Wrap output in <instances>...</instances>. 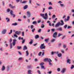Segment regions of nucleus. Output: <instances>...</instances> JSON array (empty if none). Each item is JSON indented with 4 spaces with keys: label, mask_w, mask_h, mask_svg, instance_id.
I'll return each instance as SVG.
<instances>
[{
    "label": "nucleus",
    "mask_w": 74,
    "mask_h": 74,
    "mask_svg": "<svg viewBox=\"0 0 74 74\" xmlns=\"http://www.w3.org/2000/svg\"><path fill=\"white\" fill-rule=\"evenodd\" d=\"M40 15L45 20H47L48 19V14L47 13L45 14H41Z\"/></svg>",
    "instance_id": "nucleus-1"
},
{
    "label": "nucleus",
    "mask_w": 74,
    "mask_h": 74,
    "mask_svg": "<svg viewBox=\"0 0 74 74\" xmlns=\"http://www.w3.org/2000/svg\"><path fill=\"white\" fill-rule=\"evenodd\" d=\"M44 61H47L49 62V65H52V64L51 63L52 60L50 58H46L44 59Z\"/></svg>",
    "instance_id": "nucleus-2"
},
{
    "label": "nucleus",
    "mask_w": 74,
    "mask_h": 74,
    "mask_svg": "<svg viewBox=\"0 0 74 74\" xmlns=\"http://www.w3.org/2000/svg\"><path fill=\"white\" fill-rule=\"evenodd\" d=\"M28 18H30L31 16V13L30 11H27L26 12Z\"/></svg>",
    "instance_id": "nucleus-3"
},
{
    "label": "nucleus",
    "mask_w": 74,
    "mask_h": 74,
    "mask_svg": "<svg viewBox=\"0 0 74 74\" xmlns=\"http://www.w3.org/2000/svg\"><path fill=\"white\" fill-rule=\"evenodd\" d=\"M58 34V33L57 32H55L53 33V37L54 38H56L57 37V35Z\"/></svg>",
    "instance_id": "nucleus-4"
},
{
    "label": "nucleus",
    "mask_w": 74,
    "mask_h": 74,
    "mask_svg": "<svg viewBox=\"0 0 74 74\" xmlns=\"http://www.w3.org/2000/svg\"><path fill=\"white\" fill-rule=\"evenodd\" d=\"M40 48L41 49L45 48V47L44 46V43L41 45L40 46Z\"/></svg>",
    "instance_id": "nucleus-5"
},
{
    "label": "nucleus",
    "mask_w": 74,
    "mask_h": 74,
    "mask_svg": "<svg viewBox=\"0 0 74 74\" xmlns=\"http://www.w3.org/2000/svg\"><path fill=\"white\" fill-rule=\"evenodd\" d=\"M10 14L11 15L13 16V18H14L15 16V14H13V11L12 10H11Z\"/></svg>",
    "instance_id": "nucleus-6"
},
{
    "label": "nucleus",
    "mask_w": 74,
    "mask_h": 74,
    "mask_svg": "<svg viewBox=\"0 0 74 74\" xmlns=\"http://www.w3.org/2000/svg\"><path fill=\"white\" fill-rule=\"evenodd\" d=\"M17 40L16 39H14L13 40V42H12V45L13 46H15V43H16V41Z\"/></svg>",
    "instance_id": "nucleus-7"
},
{
    "label": "nucleus",
    "mask_w": 74,
    "mask_h": 74,
    "mask_svg": "<svg viewBox=\"0 0 74 74\" xmlns=\"http://www.w3.org/2000/svg\"><path fill=\"white\" fill-rule=\"evenodd\" d=\"M69 19H70V16H68V17H67V19H66V18H65L64 19V21L65 22H66L67 21H69Z\"/></svg>",
    "instance_id": "nucleus-8"
},
{
    "label": "nucleus",
    "mask_w": 74,
    "mask_h": 74,
    "mask_svg": "<svg viewBox=\"0 0 74 74\" xmlns=\"http://www.w3.org/2000/svg\"><path fill=\"white\" fill-rule=\"evenodd\" d=\"M60 25V22H59L55 25V27H59Z\"/></svg>",
    "instance_id": "nucleus-9"
},
{
    "label": "nucleus",
    "mask_w": 74,
    "mask_h": 74,
    "mask_svg": "<svg viewBox=\"0 0 74 74\" xmlns=\"http://www.w3.org/2000/svg\"><path fill=\"white\" fill-rule=\"evenodd\" d=\"M6 32H7V29H5L3 30V31H2L1 33L2 34H5Z\"/></svg>",
    "instance_id": "nucleus-10"
},
{
    "label": "nucleus",
    "mask_w": 74,
    "mask_h": 74,
    "mask_svg": "<svg viewBox=\"0 0 74 74\" xmlns=\"http://www.w3.org/2000/svg\"><path fill=\"white\" fill-rule=\"evenodd\" d=\"M21 31H16L15 33V34H17V35H19V34H21Z\"/></svg>",
    "instance_id": "nucleus-11"
},
{
    "label": "nucleus",
    "mask_w": 74,
    "mask_h": 74,
    "mask_svg": "<svg viewBox=\"0 0 74 74\" xmlns=\"http://www.w3.org/2000/svg\"><path fill=\"white\" fill-rule=\"evenodd\" d=\"M9 6L11 8H15V6H12V5H11V4H10L9 5Z\"/></svg>",
    "instance_id": "nucleus-12"
},
{
    "label": "nucleus",
    "mask_w": 74,
    "mask_h": 74,
    "mask_svg": "<svg viewBox=\"0 0 74 74\" xmlns=\"http://www.w3.org/2000/svg\"><path fill=\"white\" fill-rule=\"evenodd\" d=\"M66 69H63L62 71H61V73H65V71H66Z\"/></svg>",
    "instance_id": "nucleus-13"
},
{
    "label": "nucleus",
    "mask_w": 74,
    "mask_h": 74,
    "mask_svg": "<svg viewBox=\"0 0 74 74\" xmlns=\"http://www.w3.org/2000/svg\"><path fill=\"white\" fill-rule=\"evenodd\" d=\"M57 30H58L59 31H63V29L62 27H60L59 28L57 29Z\"/></svg>",
    "instance_id": "nucleus-14"
},
{
    "label": "nucleus",
    "mask_w": 74,
    "mask_h": 74,
    "mask_svg": "<svg viewBox=\"0 0 74 74\" xmlns=\"http://www.w3.org/2000/svg\"><path fill=\"white\" fill-rule=\"evenodd\" d=\"M26 49H27V48L26 46L25 45L24 46L23 48V51H25V50H26Z\"/></svg>",
    "instance_id": "nucleus-15"
},
{
    "label": "nucleus",
    "mask_w": 74,
    "mask_h": 74,
    "mask_svg": "<svg viewBox=\"0 0 74 74\" xmlns=\"http://www.w3.org/2000/svg\"><path fill=\"white\" fill-rule=\"evenodd\" d=\"M47 23H49V24L50 26H51V21H49V20L47 21Z\"/></svg>",
    "instance_id": "nucleus-16"
},
{
    "label": "nucleus",
    "mask_w": 74,
    "mask_h": 74,
    "mask_svg": "<svg viewBox=\"0 0 74 74\" xmlns=\"http://www.w3.org/2000/svg\"><path fill=\"white\" fill-rule=\"evenodd\" d=\"M28 7V5H26L23 7L24 10H26L27 8Z\"/></svg>",
    "instance_id": "nucleus-17"
},
{
    "label": "nucleus",
    "mask_w": 74,
    "mask_h": 74,
    "mask_svg": "<svg viewBox=\"0 0 74 74\" xmlns=\"http://www.w3.org/2000/svg\"><path fill=\"white\" fill-rule=\"evenodd\" d=\"M5 68L4 67V65H3L1 69V70L2 71H4V70H5Z\"/></svg>",
    "instance_id": "nucleus-18"
},
{
    "label": "nucleus",
    "mask_w": 74,
    "mask_h": 74,
    "mask_svg": "<svg viewBox=\"0 0 74 74\" xmlns=\"http://www.w3.org/2000/svg\"><path fill=\"white\" fill-rule=\"evenodd\" d=\"M66 62L67 63H69V64H71V62H70V60L69 59L67 60Z\"/></svg>",
    "instance_id": "nucleus-19"
},
{
    "label": "nucleus",
    "mask_w": 74,
    "mask_h": 74,
    "mask_svg": "<svg viewBox=\"0 0 74 74\" xmlns=\"http://www.w3.org/2000/svg\"><path fill=\"white\" fill-rule=\"evenodd\" d=\"M6 12H10V9L9 8L7 9L6 10Z\"/></svg>",
    "instance_id": "nucleus-20"
},
{
    "label": "nucleus",
    "mask_w": 74,
    "mask_h": 74,
    "mask_svg": "<svg viewBox=\"0 0 74 74\" xmlns=\"http://www.w3.org/2000/svg\"><path fill=\"white\" fill-rule=\"evenodd\" d=\"M41 69H43L44 70H45V68L44 66L43 65L41 66Z\"/></svg>",
    "instance_id": "nucleus-21"
},
{
    "label": "nucleus",
    "mask_w": 74,
    "mask_h": 74,
    "mask_svg": "<svg viewBox=\"0 0 74 74\" xmlns=\"http://www.w3.org/2000/svg\"><path fill=\"white\" fill-rule=\"evenodd\" d=\"M62 55L61 53H59L58 55V57L59 58H60V57L62 56Z\"/></svg>",
    "instance_id": "nucleus-22"
},
{
    "label": "nucleus",
    "mask_w": 74,
    "mask_h": 74,
    "mask_svg": "<svg viewBox=\"0 0 74 74\" xmlns=\"http://www.w3.org/2000/svg\"><path fill=\"white\" fill-rule=\"evenodd\" d=\"M39 37V35H37L35 36V38L36 39H37V38H38Z\"/></svg>",
    "instance_id": "nucleus-23"
},
{
    "label": "nucleus",
    "mask_w": 74,
    "mask_h": 74,
    "mask_svg": "<svg viewBox=\"0 0 74 74\" xmlns=\"http://www.w3.org/2000/svg\"><path fill=\"white\" fill-rule=\"evenodd\" d=\"M6 20H8L7 21V22H9L10 21V19L8 18V17H7L6 18Z\"/></svg>",
    "instance_id": "nucleus-24"
},
{
    "label": "nucleus",
    "mask_w": 74,
    "mask_h": 74,
    "mask_svg": "<svg viewBox=\"0 0 74 74\" xmlns=\"http://www.w3.org/2000/svg\"><path fill=\"white\" fill-rule=\"evenodd\" d=\"M48 41H49V38H48L47 39H45V41L46 42H47Z\"/></svg>",
    "instance_id": "nucleus-25"
},
{
    "label": "nucleus",
    "mask_w": 74,
    "mask_h": 74,
    "mask_svg": "<svg viewBox=\"0 0 74 74\" xmlns=\"http://www.w3.org/2000/svg\"><path fill=\"white\" fill-rule=\"evenodd\" d=\"M61 22H62V23L60 24V25H64V22H63V20H61Z\"/></svg>",
    "instance_id": "nucleus-26"
},
{
    "label": "nucleus",
    "mask_w": 74,
    "mask_h": 74,
    "mask_svg": "<svg viewBox=\"0 0 74 74\" xmlns=\"http://www.w3.org/2000/svg\"><path fill=\"white\" fill-rule=\"evenodd\" d=\"M4 44H5V45H6V47H8V45L7 43V42L5 41L4 42Z\"/></svg>",
    "instance_id": "nucleus-27"
},
{
    "label": "nucleus",
    "mask_w": 74,
    "mask_h": 74,
    "mask_svg": "<svg viewBox=\"0 0 74 74\" xmlns=\"http://www.w3.org/2000/svg\"><path fill=\"white\" fill-rule=\"evenodd\" d=\"M52 9H53V8L51 6H49L48 8V10H52Z\"/></svg>",
    "instance_id": "nucleus-28"
},
{
    "label": "nucleus",
    "mask_w": 74,
    "mask_h": 74,
    "mask_svg": "<svg viewBox=\"0 0 74 74\" xmlns=\"http://www.w3.org/2000/svg\"><path fill=\"white\" fill-rule=\"evenodd\" d=\"M12 25H13V26H16V25H17V23H12Z\"/></svg>",
    "instance_id": "nucleus-29"
},
{
    "label": "nucleus",
    "mask_w": 74,
    "mask_h": 74,
    "mask_svg": "<svg viewBox=\"0 0 74 74\" xmlns=\"http://www.w3.org/2000/svg\"><path fill=\"white\" fill-rule=\"evenodd\" d=\"M26 52L27 54L26 56H27L29 55V52H28V51H26Z\"/></svg>",
    "instance_id": "nucleus-30"
},
{
    "label": "nucleus",
    "mask_w": 74,
    "mask_h": 74,
    "mask_svg": "<svg viewBox=\"0 0 74 74\" xmlns=\"http://www.w3.org/2000/svg\"><path fill=\"white\" fill-rule=\"evenodd\" d=\"M41 53H42V52H39L38 54V56H41Z\"/></svg>",
    "instance_id": "nucleus-31"
},
{
    "label": "nucleus",
    "mask_w": 74,
    "mask_h": 74,
    "mask_svg": "<svg viewBox=\"0 0 74 74\" xmlns=\"http://www.w3.org/2000/svg\"><path fill=\"white\" fill-rule=\"evenodd\" d=\"M74 68V66L73 65H72L71 66V69H73Z\"/></svg>",
    "instance_id": "nucleus-32"
},
{
    "label": "nucleus",
    "mask_w": 74,
    "mask_h": 74,
    "mask_svg": "<svg viewBox=\"0 0 74 74\" xmlns=\"http://www.w3.org/2000/svg\"><path fill=\"white\" fill-rule=\"evenodd\" d=\"M21 46H18L17 47V48L18 49H21Z\"/></svg>",
    "instance_id": "nucleus-33"
},
{
    "label": "nucleus",
    "mask_w": 74,
    "mask_h": 74,
    "mask_svg": "<svg viewBox=\"0 0 74 74\" xmlns=\"http://www.w3.org/2000/svg\"><path fill=\"white\" fill-rule=\"evenodd\" d=\"M26 2H27V1H24L23 2H22L21 4H25Z\"/></svg>",
    "instance_id": "nucleus-34"
},
{
    "label": "nucleus",
    "mask_w": 74,
    "mask_h": 74,
    "mask_svg": "<svg viewBox=\"0 0 74 74\" xmlns=\"http://www.w3.org/2000/svg\"><path fill=\"white\" fill-rule=\"evenodd\" d=\"M10 49H12V43H10Z\"/></svg>",
    "instance_id": "nucleus-35"
},
{
    "label": "nucleus",
    "mask_w": 74,
    "mask_h": 74,
    "mask_svg": "<svg viewBox=\"0 0 74 74\" xmlns=\"http://www.w3.org/2000/svg\"><path fill=\"white\" fill-rule=\"evenodd\" d=\"M55 41V39H52L51 40V42H53L54 41Z\"/></svg>",
    "instance_id": "nucleus-36"
},
{
    "label": "nucleus",
    "mask_w": 74,
    "mask_h": 74,
    "mask_svg": "<svg viewBox=\"0 0 74 74\" xmlns=\"http://www.w3.org/2000/svg\"><path fill=\"white\" fill-rule=\"evenodd\" d=\"M55 17H56V16H55V14H53L52 16V18L53 19H54V18H55Z\"/></svg>",
    "instance_id": "nucleus-37"
},
{
    "label": "nucleus",
    "mask_w": 74,
    "mask_h": 74,
    "mask_svg": "<svg viewBox=\"0 0 74 74\" xmlns=\"http://www.w3.org/2000/svg\"><path fill=\"white\" fill-rule=\"evenodd\" d=\"M42 26H41V28H44V27H45V25H44L43 24H42L41 25Z\"/></svg>",
    "instance_id": "nucleus-38"
},
{
    "label": "nucleus",
    "mask_w": 74,
    "mask_h": 74,
    "mask_svg": "<svg viewBox=\"0 0 74 74\" xmlns=\"http://www.w3.org/2000/svg\"><path fill=\"white\" fill-rule=\"evenodd\" d=\"M40 64L41 66H43V64H44V62H42L40 63Z\"/></svg>",
    "instance_id": "nucleus-39"
},
{
    "label": "nucleus",
    "mask_w": 74,
    "mask_h": 74,
    "mask_svg": "<svg viewBox=\"0 0 74 74\" xmlns=\"http://www.w3.org/2000/svg\"><path fill=\"white\" fill-rule=\"evenodd\" d=\"M12 33V30H10V32L9 33V34H11Z\"/></svg>",
    "instance_id": "nucleus-40"
},
{
    "label": "nucleus",
    "mask_w": 74,
    "mask_h": 74,
    "mask_svg": "<svg viewBox=\"0 0 74 74\" xmlns=\"http://www.w3.org/2000/svg\"><path fill=\"white\" fill-rule=\"evenodd\" d=\"M18 60H22V57H20L18 59Z\"/></svg>",
    "instance_id": "nucleus-41"
},
{
    "label": "nucleus",
    "mask_w": 74,
    "mask_h": 74,
    "mask_svg": "<svg viewBox=\"0 0 74 74\" xmlns=\"http://www.w3.org/2000/svg\"><path fill=\"white\" fill-rule=\"evenodd\" d=\"M33 24H37V22L36 21H34L32 23Z\"/></svg>",
    "instance_id": "nucleus-42"
},
{
    "label": "nucleus",
    "mask_w": 74,
    "mask_h": 74,
    "mask_svg": "<svg viewBox=\"0 0 74 74\" xmlns=\"http://www.w3.org/2000/svg\"><path fill=\"white\" fill-rule=\"evenodd\" d=\"M33 43V40H31V41L29 42V44H32Z\"/></svg>",
    "instance_id": "nucleus-43"
},
{
    "label": "nucleus",
    "mask_w": 74,
    "mask_h": 74,
    "mask_svg": "<svg viewBox=\"0 0 74 74\" xmlns=\"http://www.w3.org/2000/svg\"><path fill=\"white\" fill-rule=\"evenodd\" d=\"M35 28H33V29L32 30V33H34V31H35Z\"/></svg>",
    "instance_id": "nucleus-44"
},
{
    "label": "nucleus",
    "mask_w": 74,
    "mask_h": 74,
    "mask_svg": "<svg viewBox=\"0 0 74 74\" xmlns=\"http://www.w3.org/2000/svg\"><path fill=\"white\" fill-rule=\"evenodd\" d=\"M63 47L64 48H66V45L65 44L63 45Z\"/></svg>",
    "instance_id": "nucleus-45"
},
{
    "label": "nucleus",
    "mask_w": 74,
    "mask_h": 74,
    "mask_svg": "<svg viewBox=\"0 0 74 74\" xmlns=\"http://www.w3.org/2000/svg\"><path fill=\"white\" fill-rule=\"evenodd\" d=\"M66 36H62V40H63V39H64V38H66Z\"/></svg>",
    "instance_id": "nucleus-46"
},
{
    "label": "nucleus",
    "mask_w": 74,
    "mask_h": 74,
    "mask_svg": "<svg viewBox=\"0 0 74 74\" xmlns=\"http://www.w3.org/2000/svg\"><path fill=\"white\" fill-rule=\"evenodd\" d=\"M34 26L33 25H32L31 26V29H33V27H34Z\"/></svg>",
    "instance_id": "nucleus-47"
},
{
    "label": "nucleus",
    "mask_w": 74,
    "mask_h": 74,
    "mask_svg": "<svg viewBox=\"0 0 74 74\" xmlns=\"http://www.w3.org/2000/svg\"><path fill=\"white\" fill-rule=\"evenodd\" d=\"M31 72H32V71L31 70H29L28 71V74H29V73H31Z\"/></svg>",
    "instance_id": "nucleus-48"
},
{
    "label": "nucleus",
    "mask_w": 74,
    "mask_h": 74,
    "mask_svg": "<svg viewBox=\"0 0 74 74\" xmlns=\"http://www.w3.org/2000/svg\"><path fill=\"white\" fill-rule=\"evenodd\" d=\"M10 66H7V71H9V70H10Z\"/></svg>",
    "instance_id": "nucleus-49"
},
{
    "label": "nucleus",
    "mask_w": 74,
    "mask_h": 74,
    "mask_svg": "<svg viewBox=\"0 0 74 74\" xmlns=\"http://www.w3.org/2000/svg\"><path fill=\"white\" fill-rule=\"evenodd\" d=\"M67 27V25H66L64 26V29H66V27Z\"/></svg>",
    "instance_id": "nucleus-50"
},
{
    "label": "nucleus",
    "mask_w": 74,
    "mask_h": 74,
    "mask_svg": "<svg viewBox=\"0 0 74 74\" xmlns=\"http://www.w3.org/2000/svg\"><path fill=\"white\" fill-rule=\"evenodd\" d=\"M31 67H32V66L31 65H30L27 66V68H28V69H30V68H31Z\"/></svg>",
    "instance_id": "nucleus-51"
},
{
    "label": "nucleus",
    "mask_w": 74,
    "mask_h": 74,
    "mask_svg": "<svg viewBox=\"0 0 74 74\" xmlns=\"http://www.w3.org/2000/svg\"><path fill=\"white\" fill-rule=\"evenodd\" d=\"M13 36L14 37H16L17 38V37H18V36H17V35L15 34H14L13 35Z\"/></svg>",
    "instance_id": "nucleus-52"
},
{
    "label": "nucleus",
    "mask_w": 74,
    "mask_h": 74,
    "mask_svg": "<svg viewBox=\"0 0 74 74\" xmlns=\"http://www.w3.org/2000/svg\"><path fill=\"white\" fill-rule=\"evenodd\" d=\"M41 29H40L38 31V33H40L41 32Z\"/></svg>",
    "instance_id": "nucleus-53"
},
{
    "label": "nucleus",
    "mask_w": 74,
    "mask_h": 74,
    "mask_svg": "<svg viewBox=\"0 0 74 74\" xmlns=\"http://www.w3.org/2000/svg\"><path fill=\"white\" fill-rule=\"evenodd\" d=\"M60 36H62V34H59L58 35V37H60Z\"/></svg>",
    "instance_id": "nucleus-54"
},
{
    "label": "nucleus",
    "mask_w": 74,
    "mask_h": 74,
    "mask_svg": "<svg viewBox=\"0 0 74 74\" xmlns=\"http://www.w3.org/2000/svg\"><path fill=\"white\" fill-rule=\"evenodd\" d=\"M24 36H25L24 35V32H22V36L24 37Z\"/></svg>",
    "instance_id": "nucleus-55"
},
{
    "label": "nucleus",
    "mask_w": 74,
    "mask_h": 74,
    "mask_svg": "<svg viewBox=\"0 0 74 74\" xmlns=\"http://www.w3.org/2000/svg\"><path fill=\"white\" fill-rule=\"evenodd\" d=\"M25 40H23L22 41V44H23L25 43Z\"/></svg>",
    "instance_id": "nucleus-56"
},
{
    "label": "nucleus",
    "mask_w": 74,
    "mask_h": 74,
    "mask_svg": "<svg viewBox=\"0 0 74 74\" xmlns=\"http://www.w3.org/2000/svg\"><path fill=\"white\" fill-rule=\"evenodd\" d=\"M57 71H60V68H58L57 69Z\"/></svg>",
    "instance_id": "nucleus-57"
},
{
    "label": "nucleus",
    "mask_w": 74,
    "mask_h": 74,
    "mask_svg": "<svg viewBox=\"0 0 74 74\" xmlns=\"http://www.w3.org/2000/svg\"><path fill=\"white\" fill-rule=\"evenodd\" d=\"M49 5H52V3H51V2H49Z\"/></svg>",
    "instance_id": "nucleus-58"
},
{
    "label": "nucleus",
    "mask_w": 74,
    "mask_h": 74,
    "mask_svg": "<svg viewBox=\"0 0 74 74\" xmlns=\"http://www.w3.org/2000/svg\"><path fill=\"white\" fill-rule=\"evenodd\" d=\"M71 26H68V27H67V29H70V28H71Z\"/></svg>",
    "instance_id": "nucleus-59"
},
{
    "label": "nucleus",
    "mask_w": 74,
    "mask_h": 74,
    "mask_svg": "<svg viewBox=\"0 0 74 74\" xmlns=\"http://www.w3.org/2000/svg\"><path fill=\"white\" fill-rule=\"evenodd\" d=\"M2 4H3V6H4V5H5V3H4V2L3 1L2 2Z\"/></svg>",
    "instance_id": "nucleus-60"
},
{
    "label": "nucleus",
    "mask_w": 74,
    "mask_h": 74,
    "mask_svg": "<svg viewBox=\"0 0 74 74\" xmlns=\"http://www.w3.org/2000/svg\"><path fill=\"white\" fill-rule=\"evenodd\" d=\"M12 41V38H11L9 41L10 42H11Z\"/></svg>",
    "instance_id": "nucleus-61"
},
{
    "label": "nucleus",
    "mask_w": 74,
    "mask_h": 74,
    "mask_svg": "<svg viewBox=\"0 0 74 74\" xmlns=\"http://www.w3.org/2000/svg\"><path fill=\"white\" fill-rule=\"evenodd\" d=\"M60 51L62 53H64V51L63 50H60Z\"/></svg>",
    "instance_id": "nucleus-62"
},
{
    "label": "nucleus",
    "mask_w": 74,
    "mask_h": 74,
    "mask_svg": "<svg viewBox=\"0 0 74 74\" xmlns=\"http://www.w3.org/2000/svg\"><path fill=\"white\" fill-rule=\"evenodd\" d=\"M18 52L19 55H22V53H21L20 51H18Z\"/></svg>",
    "instance_id": "nucleus-63"
},
{
    "label": "nucleus",
    "mask_w": 74,
    "mask_h": 74,
    "mask_svg": "<svg viewBox=\"0 0 74 74\" xmlns=\"http://www.w3.org/2000/svg\"><path fill=\"white\" fill-rule=\"evenodd\" d=\"M51 31H52V32H54V31H55V29H51Z\"/></svg>",
    "instance_id": "nucleus-64"
}]
</instances>
